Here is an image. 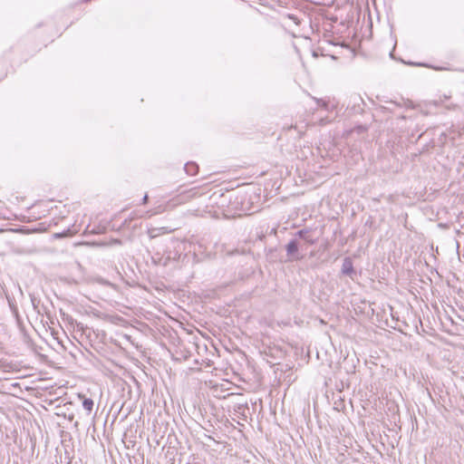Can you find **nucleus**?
I'll use <instances>...</instances> for the list:
<instances>
[{
  "label": "nucleus",
  "instance_id": "f257e3e1",
  "mask_svg": "<svg viewBox=\"0 0 464 464\" xmlns=\"http://www.w3.org/2000/svg\"><path fill=\"white\" fill-rule=\"evenodd\" d=\"M286 252H287V255L291 257V259L293 260H299L302 258L301 256H299V253H298V246H297V243L295 240H292L290 241L287 245H286Z\"/></svg>",
  "mask_w": 464,
  "mask_h": 464
},
{
  "label": "nucleus",
  "instance_id": "f03ea898",
  "mask_svg": "<svg viewBox=\"0 0 464 464\" xmlns=\"http://www.w3.org/2000/svg\"><path fill=\"white\" fill-rule=\"evenodd\" d=\"M195 195V192L194 190H188L184 193H181L180 195H179L178 198L175 200V203L173 204L174 206L175 205H179V204H183L185 202H187L188 200H189L190 198H192Z\"/></svg>",
  "mask_w": 464,
  "mask_h": 464
},
{
  "label": "nucleus",
  "instance_id": "7ed1b4c3",
  "mask_svg": "<svg viewBox=\"0 0 464 464\" xmlns=\"http://www.w3.org/2000/svg\"><path fill=\"white\" fill-rule=\"evenodd\" d=\"M297 235L302 237L304 241H306L307 243L313 245L316 242V238H314L312 235H311V232L310 230H306V229H304V230H299L297 232Z\"/></svg>",
  "mask_w": 464,
  "mask_h": 464
},
{
  "label": "nucleus",
  "instance_id": "20e7f679",
  "mask_svg": "<svg viewBox=\"0 0 464 464\" xmlns=\"http://www.w3.org/2000/svg\"><path fill=\"white\" fill-rule=\"evenodd\" d=\"M342 273L352 276L353 274V263L349 258H345L342 266Z\"/></svg>",
  "mask_w": 464,
  "mask_h": 464
},
{
  "label": "nucleus",
  "instance_id": "39448f33",
  "mask_svg": "<svg viewBox=\"0 0 464 464\" xmlns=\"http://www.w3.org/2000/svg\"><path fill=\"white\" fill-rule=\"evenodd\" d=\"M198 167L197 164H195L194 162H188L186 165H185V171L188 174V175H191V176H194L197 174L198 172Z\"/></svg>",
  "mask_w": 464,
  "mask_h": 464
},
{
  "label": "nucleus",
  "instance_id": "423d86ee",
  "mask_svg": "<svg viewBox=\"0 0 464 464\" xmlns=\"http://www.w3.org/2000/svg\"><path fill=\"white\" fill-rule=\"evenodd\" d=\"M82 407L84 410H86L88 412H91L93 408V401L92 399H84L82 401Z\"/></svg>",
  "mask_w": 464,
  "mask_h": 464
},
{
  "label": "nucleus",
  "instance_id": "0eeeda50",
  "mask_svg": "<svg viewBox=\"0 0 464 464\" xmlns=\"http://www.w3.org/2000/svg\"><path fill=\"white\" fill-rule=\"evenodd\" d=\"M166 208L165 207H162V206H159L155 210L153 211H148L146 216L147 217H151L153 215H156V214H160V213H162L163 211H165Z\"/></svg>",
  "mask_w": 464,
  "mask_h": 464
},
{
  "label": "nucleus",
  "instance_id": "6e6552de",
  "mask_svg": "<svg viewBox=\"0 0 464 464\" xmlns=\"http://www.w3.org/2000/svg\"><path fill=\"white\" fill-rule=\"evenodd\" d=\"M147 200H148V195H145L143 197L142 202L145 204L147 202Z\"/></svg>",
  "mask_w": 464,
  "mask_h": 464
}]
</instances>
